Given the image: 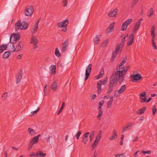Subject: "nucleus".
Here are the masks:
<instances>
[{"mask_svg": "<svg viewBox=\"0 0 157 157\" xmlns=\"http://www.w3.org/2000/svg\"><path fill=\"white\" fill-rule=\"evenodd\" d=\"M121 51L122 49L117 47L114 51L113 52L112 57L113 58H115L116 57V55L117 52H121Z\"/></svg>", "mask_w": 157, "mask_h": 157, "instance_id": "nucleus-21", "label": "nucleus"}, {"mask_svg": "<svg viewBox=\"0 0 157 157\" xmlns=\"http://www.w3.org/2000/svg\"><path fill=\"white\" fill-rule=\"evenodd\" d=\"M22 44L21 41L19 42V43L15 48V51L16 52H18L21 49V44Z\"/></svg>", "mask_w": 157, "mask_h": 157, "instance_id": "nucleus-28", "label": "nucleus"}, {"mask_svg": "<svg viewBox=\"0 0 157 157\" xmlns=\"http://www.w3.org/2000/svg\"><path fill=\"white\" fill-rule=\"evenodd\" d=\"M134 37V35L133 34L130 35L129 37V39L127 41V44L128 46H130L132 45L133 42Z\"/></svg>", "mask_w": 157, "mask_h": 157, "instance_id": "nucleus-14", "label": "nucleus"}, {"mask_svg": "<svg viewBox=\"0 0 157 157\" xmlns=\"http://www.w3.org/2000/svg\"><path fill=\"white\" fill-rule=\"evenodd\" d=\"M104 75V73H101L100 72L99 74L98 75V77L97 78V79H99L102 77L103 75Z\"/></svg>", "mask_w": 157, "mask_h": 157, "instance_id": "nucleus-55", "label": "nucleus"}, {"mask_svg": "<svg viewBox=\"0 0 157 157\" xmlns=\"http://www.w3.org/2000/svg\"><path fill=\"white\" fill-rule=\"evenodd\" d=\"M109 40L108 39H106L105 40L101 43V46L102 47H105L108 43Z\"/></svg>", "mask_w": 157, "mask_h": 157, "instance_id": "nucleus-38", "label": "nucleus"}, {"mask_svg": "<svg viewBox=\"0 0 157 157\" xmlns=\"http://www.w3.org/2000/svg\"><path fill=\"white\" fill-rule=\"evenodd\" d=\"M31 43L33 44H36L38 43L37 38L34 36H33L31 38Z\"/></svg>", "mask_w": 157, "mask_h": 157, "instance_id": "nucleus-29", "label": "nucleus"}, {"mask_svg": "<svg viewBox=\"0 0 157 157\" xmlns=\"http://www.w3.org/2000/svg\"><path fill=\"white\" fill-rule=\"evenodd\" d=\"M142 153L144 154H150L151 153V151H142Z\"/></svg>", "mask_w": 157, "mask_h": 157, "instance_id": "nucleus-51", "label": "nucleus"}, {"mask_svg": "<svg viewBox=\"0 0 157 157\" xmlns=\"http://www.w3.org/2000/svg\"><path fill=\"white\" fill-rule=\"evenodd\" d=\"M40 136V134H38L37 136L34 137L31 140V141L34 144L37 143L39 140V137Z\"/></svg>", "mask_w": 157, "mask_h": 157, "instance_id": "nucleus-23", "label": "nucleus"}, {"mask_svg": "<svg viewBox=\"0 0 157 157\" xmlns=\"http://www.w3.org/2000/svg\"><path fill=\"white\" fill-rule=\"evenodd\" d=\"M138 2V1H136L135 0H134L133 2H132V6H134L136 3Z\"/></svg>", "mask_w": 157, "mask_h": 157, "instance_id": "nucleus-61", "label": "nucleus"}, {"mask_svg": "<svg viewBox=\"0 0 157 157\" xmlns=\"http://www.w3.org/2000/svg\"><path fill=\"white\" fill-rule=\"evenodd\" d=\"M20 38V36L19 34H13L10 37V42L11 43H15Z\"/></svg>", "mask_w": 157, "mask_h": 157, "instance_id": "nucleus-6", "label": "nucleus"}, {"mask_svg": "<svg viewBox=\"0 0 157 157\" xmlns=\"http://www.w3.org/2000/svg\"><path fill=\"white\" fill-rule=\"evenodd\" d=\"M14 29L15 31H17L19 29H25L28 26V23L25 21L21 22L20 20H18L15 24Z\"/></svg>", "mask_w": 157, "mask_h": 157, "instance_id": "nucleus-2", "label": "nucleus"}, {"mask_svg": "<svg viewBox=\"0 0 157 157\" xmlns=\"http://www.w3.org/2000/svg\"><path fill=\"white\" fill-rule=\"evenodd\" d=\"M140 98L142 100V102H144L146 101V93L145 92H143V93H140Z\"/></svg>", "mask_w": 157, "mask_h": 157, "instance_id": "nucleus-16", "label": "nucleus"}, {"mask_svg": "<svg viewBox=\"0 0 157 157\" xmlns=\"http://www.w3.org/2000/svg\"><path fill=\"white\" fill-rule=\"evenodd\" d=\"M92 64H90L86 67L85 73V81L86 80L89 78L90 73L91 71Z\"/></svg>", "mask_w": 157, "mask_h": 157, "instance_id": "nucleus-9", "label": "nucleus"}, {"mask_svg": "<svg viewBox=\"0 0 157 157\" xmlns=\"http://www.w3.org/2000/svg\"><path fill=\"white\" fill-rule=\"evenodd\" d=\"M104 103V101L103 100H101L99 103V106H101H101H102Z\"/></svg>", "mask_w": 157, "mask_h": 157, "instance_id": "nucleus-58", "label": "nucleus"}, {"mask_svg": "<svg viewBox=\"0 0 157 157\" xmlns=\"http://www.w3.org/2000/svg\"><path fill=\"white\" fill-rule=\"evenodd\" d=\"M38 30V26L37 25H35L31 30L32 34H33L36 33Z\"/></svg>", "mask_w": 157, "mask_h": 157, "instance_id": "nucleus-31", "label": "nucleus"}, {"mask_svg": "<svg viewBox=\"0 0 157 157\" xmlns=\"http://www.w3.org/2000/svg\"><path fill=\"white\" fill-rule=\"evenodd\" d=\"M127 37V36H124L122 39V41L120 44L119 45H117V47L122 50L123 48L124 44V42L125 41V38Z\"/></svg>", "mask_w": 157, "mask_h": 157, "instance_id": "nucleus-20", "label": "nucleus"}, {"mask_svg": "<svg viewBox=\"0 0 157 157\" xmlns=\"http://www.w3.org/2000/svg\"><path fill=\"white\" fill-rule=\"evenodd\" d=\"M114 24L115 22H113L110 25L109 27L106 30V34L109 33L113 31L114 29Z\"/></svg>", "mask_w": 157, "mask_h": 157, "instance_id": "nucleus-15", "label": "nucleus"}, {"mask_svg": "<svg viewBox=\"0 0 157 157\" xmlns=\"http://www.w3.org/2000/svg\"><path fill=\"white\" fill-rule=\"evenodd\" d=\"M34 11V9L33 6H28L26 7L24 13L26 16H30L33 13Z\"/></svg>", "mask_w": 157, "mask_h": 157, "instance_id": "nucleus-3", "label": "nucleus"}, {"mask_svg": "<svg viewBox=\"0 0 157 157\" xmlns=\"http://www.w3.org/2000/svg\"><path fill=\"white\" fill-rule=\"evenodd\" d=\"M132 21V18H130L127 19L124 22L121 26V31H125L127 29L128 26L130 24Z\"/></svg>", "mask_w": 157, "mask_h": 157, "instance_id": "nucleus-5", "label": "nucleus"}, {"mask_svg": "<svg viewBox=\"0 0 157 157\" xmlns=\"http://www.w3.org/2000/svg\"><path fill=\"white\" fill-rule=\"evenodd\" d=\"M7 92H5L2 95V97L3 98V100L4 101L5 100L7 96Z\"/></svg>", "mask_w": 157, "mask_h": 157, "instance_id": "nucleus-54", "label": "nucleus"}, {"mask_svg": "<svg viewBox=\"0 0 157 157\" xmlns=\"http://www.w3.org/2000/svg\"><path fill=\"white\" fill-rule=\"evenodd\" d=\"M138 140V137L136 136L134 139L132 141L133 142H136Z\"/></svg>", "mask_w": 157, "mask_h": 157, "instance_id": "nucleus-62", "label": "nucleus"}, {"mask_svg": "<svg viewBox=\"0 0 157 157\" xmlns=\"http://www.w3.org/2000/svg\"><path fill=\"white\" fill-rule=\"evenodd\" d=\"M113 135L109 137L110 140H114L116 139L117 136V133L115 130H113Z\"/></svg>", "mask_w": 157, "mask_h": 157, "instance_id": "nucleus-22", "label": "nucleus"}, {"mask_svg": "<svg viewBox=\"0 0 157 157\" xmlns=\"http://www.w3.org/2000/svg\"><path fill=\"white\" fill-rule=\"evenodd\" d=\"M129 67V66H126L123 69V70H120V68H117V71L113 72L109 78L108 90L106 94H109L112 92L113 87L116 86L118 81L120 84L122 83Z\"/></svg>", "mask_w": 157, "mask_h": 157, "instance_id": "nucleus-1", "label": "nucleus"}, {"mask_svg": "<svg viewBox=\"0 0 157 157\" xmlns=\"http://www.w3.org/2000/svg\"><path fill=\"white\" fill-rule=\"evenodd\" d=\"M134 124V123H129L128 126L124 127L122 128V132H124V131L128 130L129 129V127L133 126Z\"/></svg>", "mask_w": 157, "mask_h": 157, "instance_id": "nucleus-25", "label": "nucleus"}, {"mask_svg": "<svg viewBox=\"0 0 157 157\" xmlns=\"http://www.w3.org/2000/svg\"><path fill=\"white\" fill-rule=\"evenodd\" d=\"M34 144H33L32 142L30 141V143L29 144V146H28L29 149L31 148L32 147H33V146Z\"/></svg>", "mask_w": 157, "mask_h": 157, "instance_id": "nucleus-56", "label": "nucleus"}, {"mask_svg": "<svg viewBox=\"0 0 157 157\" xmlns=\"http://www.w3.org/2000/svg\"><path fill=\"white\" fill-rule=\"evenodd\" d=\"M96 97V95L95 94H94L93 95H92V98H91V99H94Z\"/></svg>", "mask_w": 157, "mask_h": 157, "instance_id": "nucleus-63", "label": "nucleus"}, {"mask_svg": "<svg viewBox=\"0 0 157 157\" xmlns=\"http://www.w3.org/2000/svg\"><path fill=\"white\" fill-rule=\"evenodd\" d=\"M132 78V81L134 82V81H139L142 78V77L140 74H138L135 75H131L130 76Z\"/></svg>", "mask_w": 157, "mask_h": 157, "instance_id": "nucleus-10", "label": "nucleus"}, {"mask_svg": "<svg viewBox=\"0 0 157 157\" xmlns=\"http://www.w3.org/2000/svg\"><path fill=\"white\" fill-rule=\"evenodd\" d=\"M40 109V108L39 107H38L37 109L36 110L33 111V112H31V113H32V114L31 115V116L33 115V114H35V113H36L37 112H38V111H39Z\"/></svg>", "mask_w": 157, "mask_h": 157, "instance_id": "nucleus-57", "label": "nucleus"}, {"mask_svg": "<svg viewBox=\"0 0 157 157\" xmlns=\"http://www.w3.org/2000/svg\"><path fill=\"white\" fill-rule=\"evenodd\" d=\"M101 131H100L96 137L95 140L99 142L101 138Z\"/></svg>", "mask_w": 157, "mask_h": 157, "instance_id": "nucleus-35", "label": "nucleus"}, {"mask_svg": "<svg viewBox=\"0 0 157 157\" xmlns=\"http://www.w3.org/2000/svg\"><path fill=\"white\" fill-rule=\"evenodd\" d=\"M50 69L51 73L52 75L55 74L56 71V67L55 65H52L50 66Z\"/></svg>", "mask_w": 157, "mask_h": 157, "instance_id": "nucleus-26", "label": "nucleus"}, {"mask_svg": "<svg viewBox=\"0 0 157 157\" xmlns=\"http://www.w3.org/2000/svg\"><path fill=\"white\" fill-rule=\"evenodd\" d=\"M90 134L89 132L85 133L83 136L82 142L85 144H86L88 141V137Z\"/></svg>", "mask_w": 157, "mask_h": 157, "instance_id": "nucleus-13", "label": "nucleus"}, {"mask_svg": "<svg viewBox=\"0 0 157 157\" xmlns=\"http://www.w3.org/2000/svg\"><path fill=\"white\" fill-rule=\"evenodd\" d=\"M29 156H37V153L35 154L33 152H32L31 154L29 155Z\"/></svg>", "mask_w": 157, "mask_h": 157, "instance_id": "nucleus-59", "label": "nucleus"}, {"mask_svg": "<svg viewBox=\"0 0 157 157\" xmlns=\"http://www.w3.org/2000/svg\"><path fill=\"white\" fill-rule=\"evenodd\" d=\"M68 40H66L62 44L63 47L62 49V51L63 52H65L67 48V46L68 44Z\"/></svg>", "mask_w": 157, "mask_h": 157, "instance_id": "nucleus-19", "label": "nucleus"}, {"mask_svg": "<svg viewBox=\"0 0 157 157\" xmlns=\"http://www.w3.org/2000/svg\"><path fill=\"white\" fill-rule=\"evenodd\" d=\"M155 28L154 26H153L151 28V35L152 36V44L153 47L154 48L155 50L157 49V47L156 44L155 42Z\"/></svg>", "mask_w": 157, "mask_h": 157, "instance_id": "nucleus-4", "label": "nucleus"}, {"mask_svg": "<svg viewBox=\"0 0 157 157\" xmlns=\"http://www.w3.org/2000/svg\"><path fill=\"white\" fill-rule=\"evenodd\" d=\"M140 151H137L134 154V156L135 157H136L137 156V154Z\"/></svg>", "mask_w": 157, "mask_h": 157, "instance_id": "nucleus-64", "label": "nucleus"}, {"mask_svg": "<svg viewBox=\"0 0 157 157\" xmlns=\"http://www.w3.org/2000/svg\"><path fill=\"white\" fill-rule=\"evenodd\" d=\"M99 143L98 141L95 140L92 145V147L93 149H94L96 147L97 145Z\"/></svg>", "mask_w": 157, "mask_h": 157, "instance_id": "nucleus-41", "label": "nucleus"}, {"mask_svg": "<svg viewBox=\"0 0 157 157\" xmlns=\"http://www.w3.org/2000/svg\"><path fill=\"white\" fill-rule=\"evenodd\" d=\"M101 84L99 82L97 83V87L98 88L97 91L98 93H99L101 91Z\"/></svg>", "mask_w": 157, "mask_h": 157, "instance_id": "nucleus-42", "label": "nucleus"}, {"mask_svg": "<svg viewBox=\"0 0 157 157\" xmlns=\"http://www.w3.org/2000/svg\"><path fill=\"white\" fill-rule=\"evenodd\" d=\"M22 56H23L22 54H21L20 55H19L17 57V59H20L22 57Z\"/></svg>", "mask_w": 157, "mask_h": 157, "instance_id": "nucleus-60", "label": "nucleus"}, {"mask_svg": "<svg viewBox=\"0 0 157 157\" xmlns=\"http://www.w3.org/2000/svg\"><path fill=\"white\" fill-rule=\"evenodd\" d=\"M11 53L10 52L7 51L5 52L3 55V59H7L10 55Z\"/></svg>", "mask_w": 157, "mask_h": 157, "instance_id": "nucleus-34", "label": "nucleus"}, {"mask_svg": "<svg viewBox=\"0 0 157 157\" xmlns=\"http://www.w3.org/2000/svg\"><path fill=\"white\" fill-rule=\"evenodd\" d=\"M68 0H63V6L66 7L67 5V2Z\"/></svg>", "mask_w": 157, "mask_h": 157, "instance_id": "nucleus-53", "label": "nucleus"}, {"mask_svg": "<svg viewBox=\"0 0 157 157\" xmlns=\"http://www.w3.org/2000/svg\"><path fill=\"white\" fill-rule=\"evenodd\" d=\"M143 18H141L137 21L133 28L132 31L133 33H135L137 31L139 28L140 25L141 24V21H143Z\"/></svg>", "mask_w": 157, "mask_h": 157, "instance_id": "nucleus-7", "label": "nucleus"}, {"mask_svg": "<svg viewBox=\"0 0 157 157\" xmlns=\"http://www.w3.org/2000/svg\"><path fill=\"white\" fill-rule=\"evenodd\" d=\"M100 36L97 35L94 38V43L95 44H97L99 43L100 40L99 36Z\"/></svg>", "mask_w": 157, "mask_h": 157, "instance_id": "nucleus-32", "label": "nucleus"}, {"mask_svg": "<svg viewBox=\"0 0 157 157\" xmlns=\"http://www.w3.org/2000/svg\"><path fill=\"white\" fill-rule=\"evenodd\" d=\"M94 131H93L92 132H91L90 135L89 137H90V141H91L92 140L94 136Z\"/></svg>", "mask_w": 157, "mask_h": 157, "instance_id": "nucleus-49", "label": "nucleus"}, {"mask_svg": "<svg viewBox=\"0 0 157 157\" xmlns=\"http://www.w3.org/2000/svg\"><path fill=\"white\" fill-rule=\"evenodd\" d=\"M28 131L30 135H33L34 134V131L30 128H28Z\"/></svg>", "mask_w": 157, "mask_h": 157, "instance_id": "nucleus-47", "label": "nucleus"}, {"mask_svg": "<svg viewBox=\"0 0 157 157\" xmlns=\"http://www.w3.org/2000/svg\"><path fill=\"white\" fill-rule=\"evenodd\" d=\"M7 48L6 44H2L0 46V53H2Z\"/></svg>", "mask_w": 157, "mask_h": 157, "instance_id": "nucleus-27", "label": "nucleus"}, {"mask_svg": "<svg viewBox=\"0 0 157 157\" xmlns=\"http://www.w3.org/2000/svg\"><path fill=\"white\" fill-rule=\"evenodd\" d=\"M37 156L44 157L46 155V153H43L42 151H38L37 153Z\"/></svg>", "mask_w": 157, "mask_h": 157, "instance_id": "nucleus-39", "label": "nucleus"}, {"mask_svg": "<svg viewBox=\"0 0 157 157\" xmlns=\"http://www.w3.org/2000/svg\"><path fill=\"white\" fill-rule=\"evenodd\" d=\"M44 93L45 95H47L49 93V90L47 88V85H45L44 90Z\"/></svg>", "mask_w": 157, "mask_h": 157, "instance_id": "nucleus-43", "label": "nucleus"}, {"mask_svg": "<svg viewBox=\"0 0 157 157\" xmlns=\"http://www.w3.org/2000/svg\"><path fill=\"white\" fill-rule=\"evenodd\" d=\"M51 89L53 91H56L57 87V85L56 82H54L51 85Z\"/></svg>", "mask_w": 157, "mask_h": 157, "instance_id": "nucleus-30", "label": "nucleus"}, {"mask_svg": "<svg viewBox=\"0 0 157 157\" xmlns=\"http://www.w3.org/2000/svg\"><path fill=\"white\" fill-rule=\"evenodd\" d=\"M146 109V107H144L142 108L139 109L138 111H137L136 112V114L138 115H140L142 113H144V111Z\"/></svg>", "mask_w": 157, "mask_h": 157, "instance_id": "nucleus-24", "label": "nucleus"}, {"mask_svg": "<svg viewBox=\"0 0 157 157\" xmlns=\"http://www.w3.org/2000/svg\"><path fill=\"white\" fill-rule=\"evenodd\" d=\"M23 75V73L22 71L19 72L17 75L16 83L18 84L19 83L22 79Z\"/></svg>", "mask_w": 157, "mask_h": 157, "instance_id": "nucleus-12", "label": "nucleus"}, {"mask_svg": "<svg viewBox=\"0 0 157 157\" xmlns=\"http://www.w3.org/2000/svg\"><path fill=\"white\" fill-rule=\"evenodd\" d=\"M113 96L111 97L110 98V100L108 102L107 108H109L110 107V105H111L113 101Z\"/></svg>", "mask_w": 157, "mask_h": 157, "instance_id": "nucleus-37", "label": "nucleus"}, {"mask_svg": "<svg viewBox=\"0 0 157 157\" xmlns=\"http://www.w3.org/2000/svg\"><path fill=\"white\" fill-rule=\"evenodd\" d=\"M125 153H123L122 154H117L115 155V156L117 157H123Z\"/></svg>", "mask_w": 157, "mask_h": 157, "instance_id": "nucleus-52", "label": "nucleus"}, {"mask_svg": "<svg viewBox=\"0 0 157 157\" xmlns=\"http://www.w3.org/2000/svg\"><path fill=\"white\" fill-rule=\"evenodd\" d=\"M108 78L107 77H106L105 79H101L99 81V83H101V85H104L105 83L107 81Z\"/></svg>", "mask_w": 157, "mask_h": 157, "instance_id": "nucleus-40", "label": "nucleus"}, {"mask_svg": "<svg viewBox=\"0 0 157 157\" xmlns=\"http://www.w3.org/2000/svg\"><path fill=\"white\" fill-rule=\"evenodd\" d=\"M117 9H116L113 10L109 11L108 14V16L111 17H115L117 15Z\"/></svg>", "mask_w": 157, "mask_h": 157, "instance_id": "nucleus-17", "label": "nucleus"}, {"mask_svg": "<svg viewBox=\"0 0 157 157\" xmlns=\"http://www.w3.org/2000/svg\"><path fill=\"white\" fill-rule=\"evenodd\" d=\"M154 11L153 8H151L149 11L147 12V17H151L153 14Z\"/></svg>", "mask_w": 157, "mask_h": 157, "instance_id": "nucleus-33", "label": "nucleus"}, {"mask_svg": "<svg viewBox=\"0 0 157 157\" xmlns=\"http://www.w3.org/2000/svg\"><path fill=\"white\" fill-rule=\"evenodd\" d=\"M152 110L153 114L155 115L157 112V109L155 105H153L152 106Z\"/></svg>", "mask_w": 157, "mask_h": 157, "instance_id": "nucleus-48", "label": "nucleus"}, {"mask_svg": "<svg viewBox=\"0 0 157 157\" xmlns=\"http://www.w3.org/2000/svg\"><path fill=\"white\" fill-rule=\"evenodd\" d=\"M68 24V20L66 19L63 21L58 23L57 24V26L59 28H64L67 26Z\"/></svg>", "mask_w": 157, "mask_h": 157, "instance_id": "nucleus-11", "label": "nucleus"}, {"mask_svg": "<svg viewBox=\"0 0 157 157\" xmlns=\"http://www.w3.org/2000/svg\"><path fill=\"white\" fill-rule=\"evenodd\" d=\"M11 44L10 45L9 49L11 52H15V48L14 47L13 43Z\"/></svg>", "mask_w": 157, "mask_h": 157, "instance_id": "nucleus-36", "label": "nucleus"}, {"mask_svg": "<svg viewBox=\"0 0 157 157\" xmlns=\"http://www.w3.org/2000/svg\"><path fill=\"white\" fill-rule=\"evenodd\" d=\"M81 134V132L80 131H78L77 133L75 135V136L77 139H79Z\"/></svg>", "mask_w": 157, "mask_h": 157, "instance_id": "nucleus-50", "label": "nucleus"}, {"mask_svg": "<svg viewBox=\"0 0 157 157\" xmlns=\"http://www.w3.org/2000/svg\"><path fill=\"white\" fill-rule=\"evenodd\" d=\"M55 54L58 57H59L61 56L59 52V51L58 50V48H56V49Z\"/></svg>", "mask_w": 157, "mask_h": 157, "instance_id": "nucleus-44", "label": "nucleus"}, {"mask_svg": "<svg viewBox=\"0 0 157 157\" xmlns=\"http://www.w3.org/2000/svg\"><path fill=\"white\" fill-rule=\"evenodd\" d=\"M126 88V86L125 85L122 86L120 89L117 91H116L115 92L114 95L116 97H118L119 95L124 91Z\"/></svg>", "mask_w": 157, "mask_h": 157, "instance_id": "nucleus-8", "label": "nucleus"}, {"mask_svg": "<svg viewBox=\"0 0 157 157\" xmlns=\"http://www.w3.org/2000/svg\"><path fill=\"white\" fill-rule=\"evenodd\" d=\"M126 62V61L124 60V59H123L121 62V63H120V64L119 66V67H117V68H120V69H122V67H121L122 66H123L124 64ZM121 70H122V69H121Z\"/></svg>", "mask_w": 157, "mask_h": 157, "instance_id": "nucleus-45", "label": "nucleus"}, {"mask_svg": "<svg viewBox=\"0 0 157 157\" xmlns=\"http://www.w3.org/2000/svg\"><path fill=\"white\" fill-rule=\"evenodd\" d=\"M98 114L97 116V118L100 120L101 119V117L103 114V110L101 106H99L98 108Z\"/></svg>", "mask_w": 157, "mask_h": 157, "instance_id": "nucleus-18", "label": "nucleus"}, {"mask_svg": "<svg viewBox=\"0 0 157 157\" xmlns=\"http://www.w3.org/2000/svg\"><path fill=\"white\" fill-rule=\"evenodd\" d=\"M65 105V103L64 102H63L62 105V106L60 108V110L59 111V112L58 113V115H59L62 112V110H63L64 106Z\"/></svg>", "mask_w": 157, "mask_h": 157, "instance_id": "nucleus-46", "label": "nucleus"}]
</instances>
